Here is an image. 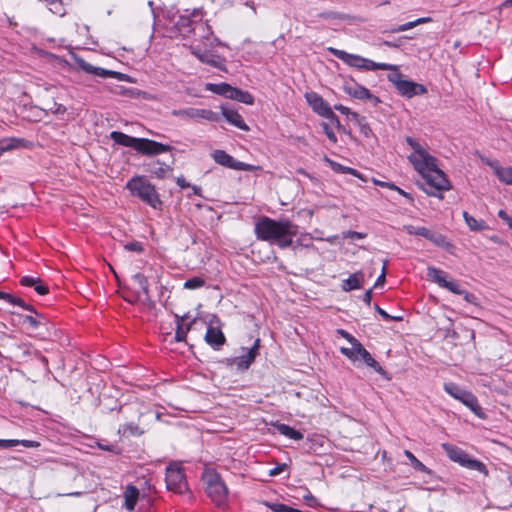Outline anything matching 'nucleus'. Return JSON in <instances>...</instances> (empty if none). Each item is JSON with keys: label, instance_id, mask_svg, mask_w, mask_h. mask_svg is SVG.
I'll return each mask as SVG.
<instances>
[{"label": "nucleus", "instance_id": "obj_49", "mask_svg": "<svg viewBox=\"0 0 512 512\" xmlns=\"http://www.w3.org/2000/svg\"><path fill=\"white\" fill-rule=\"evenodd\" d=\"M322 128H323L324 133L328 137V139L332 143H336L337 137H336L335 133L332 131V129L329 127V125L327 123H322Z\"/></svg>", "mask_w": 512, "mask_h": 512}, {"label": "nucleus", "instance_id": "obj_10", "mask_svg": "<svg viewBox=\"0 0 512 512\" xmlns=\"http://www.w3.org/2000/svg\"><path fill=\"white\" fill-rule=\"evenodd\" d=\"M171 114L182 119H204L210 122H218L220 120L219 115L209 109H175Z\"/></svg>", "mask_w": 512, "mask_h": 512}, {"label": "nucleus", "instance_id": "obj_64", "mask_svg": "<svg viewBox=\"0 0 512 512\" xmlns=\"http://www.w3.org/2000/svg\"><path fill=\"white\" fill-rule=\"evenodd\" d=\"M176 183L182 189L190 187V184L185 180L183 176H180L176 179Z\"/></svg>", "mask_w": 512, "mask_h": 512}, {"label": "nucleus", "instance_id": "obj_34", "mask_svg": "<svg viewBox=\"0 0 512 512\" xmlns=\"http://www.w3.org/2000/svg\"><path fill=\"white\" fill-rule=\"evenodd\" d=\"M0 299H3L5 301L9 302L10 304L20 306L23 309L28 310L30 312L36 313V310L34 309V307L32 305L25 303V301L22 300L21 298L15 297L9 293L1 292Z\"/></svg>", "mask_w": 512, "mask_h": 512}, {"label": "nucleus", "instance_id": "obj_21", "mask_svg": "<svg viewBox=\"0 0 512 512\" xmlns=\"http://www.w3.org/2000/svg\"><path fill=\"white\" fill-rule=\"evenodd\" d=\"M110 138L118 145L124 146V147H130L136 150V147L138 145L139 138L127 135L123 132L119 131H112L110 133Z\"/></svg>", "mask_w": 512, "mask_h": 512}, {"label": "nucleus", "instance_id": "obj_60", "mask_svg": "<svg viewBox=\"0 0 512 512\" xmlns=\"http://www.w3.org/2000/svg\"><path fill=\"white\" fill-rule=\"evenodd\" d=\"M320 17L322 18H326V19H344L345 17L344 16H340L338 15L337 13H334V12H323L321 14H319Z\"/></svg>", "mask_w": 512, "mask_h": 512}, {"label": "nucleus", "instance_id": "obj_42", "mask_svg": "<svg viewBox=\"0 0 512 512\" xmlns=\"http://www.w3.org/2000/svg\"><path fill=\"white\" fill-rule=\"evenodd\" d=\"M6 442H12L11 444H9V448L17 446V445H22V446L27 447V448H37V447L40 446L39 442L33 441V440H16V439H11V440H6Z\"/></svg>", "mask_w": 512, "mask_h": 512}, {"label": "nucleus", "instance_id": "obj_24", "mask_svg": "<svg viewBox=\"0 0 512 512\" xmlns=\"http://www.w3.org/2000/svg\"><path fill=\"white\" fill-rule=\"evenodd\" d=\"M363 281L364 273L362 271H358L354 274H351L346 280L343 281L342 289L347 292L360 289L362 287Z\"/></svg>", "mask_w": 512, "mask_h": 512}, {"label": "nucleus", "instance_id": "obj_58", "mask_svg": "<svg viewBox=\"0 0 512 512\" xmlns=\"http://www.w3.org/2000/svg\"><path fill=\"white\" fill-rule=\"evenodd\" d=\"M498 216L499 218L504 220L509 225L510 228H512V217H510L504 210H499Z\"/></svg>", "mask_w": 512, "mask_h": 512}, {"label": "nucleus", "instance_id": "obj_41", "mask_svg": "<svg viewBox=\"0 0 512 512\" xmlns=\"http://www.w3.org/2000/svg\"><path fill=\"white\" fill-rule=\"evenodd\" d=\"M403 229L409 234V235H417L422 236L426 238V235L428 234L429 229L426 227H415L413 225H405Z\"/></svg>", "mask_w": 512, "mask_h": 512}, {"label": "nucleus", "instance_id": "obj_54", "mask_svg": "<svg viewBox=\"0 0 512 512\" xmlns=\"http://www.w3.org/2000/svg\"><path fill=\"white\" fill-rule=\"evenodd\" d=\"M364 364H366L368 367H371L374 371H376L380 374H384L382 367L373 357H372V361L367 360L366 362H364Z\"/></svg>", "mask_w": 512, "mask_h": 512}, {"label": "nucleus", "instance_id": "obj_47", "mask_svg": "<svg viewBox=\"0 0 512 512\" xmlns=\"http://www.w3.org/2000/svg\"><path fill=\"white\" fill-rule=\"evenodd\" d=\"M416 21L407 22L390 30L391 33L403 32L416 27Z\"/></svg>", "mask_w": 512, "mask_h": 512}, {"label": "nucleus", "instance_id": "obj_40", "mask_svg": "<svg viewBox=\"0 0 512 512\" xmlns=\"http://www.w3.org/2000/svg\"><path fill=\"white\" fill-rule=\"evenodd\" d=\"M404 454L409 459L410 464L415 470L430 473V470L421 461H419L412 452L405 450Z\"/></svg>", "mask_w": 512, "mask_h": 512}, {"label": "nucleus", "instance_id": "obj_5", "mask_svg": "<svg viewBox=\"0 0 512 512\" xmlns=\"http://www.w3.org/2000/svg\"><path fill=\"white\" fill-rule=\"evenodd\" d=\"M205 89L217 95H221L228 99L236 100L247 105L254 104V97L252 96V94H250L248 91L232 87L228 83H207L205 85Z\"/></svg>", "mask_w": 512, "mask_h": 512}, {"label": "nucleus", "instance_id": "obj_1", "mask_svg": "<svg viewBox=\"0 0 512 512\" xmlns=\"http://www.w3.org/2000/svg\"><path fill=\"white\" fill-rule=\"evenodd\" d=\"M406 142L414 150L408 159L424 180L420 187L426 194L442 198L441 192L450 190L451 184L445 173L438 168L437 159L412 137H407Z\"/></svg>", "mask_w": 512, "mask_h": 512}, {"label": "nucleus", "instance_id": "obj_8", "mask_svg": "<svg viewBox=\"0 0 512 512\" xmlns=\"http://www.w3.org/2000/svg\"><path fill=\"white\" fill-rule=\"evenodd\" d=\"M427 276L431 281L437 283L440 287L445 288L454 294L460 295L464 293V289L461 287L458 281L448 280L447 273L436 267H428Z\"/></svg>", "mask_w": 512, "mask_h": 512}, {"label": "nucleus", "instance_id": "obj_2", "mask_svg": "<svg viewBox=\"0 0 512 512\" xmlns=\"http://www.w3.org/2000/svg\"><path fill=\"white\" fill-rule=\"evenodd\" d=\"M297 229V225L288 219L274 220L262 216L255 223L256 237L259 240L276 243L280 248L291 246Z\"/></svg>", "mask_w": 512, "mask_h": 512}, {"label": "nucleus", "instance_id": "obj_62", "mask_svg": "<svg viewBox=\"0 0 512 512\" xmlns=\"http://www.w3.org/2000/svg\"><path fill=\"white\" fill-rule=\"evenodd\" d=\"M326 119L330 120L332 124H334L337 128H342V125L340 124L339 118L335 115V113L332 111V115L326 116Z\"/></svg>", "mask_w": 512, "mask_h": 512}, {"label": "nucleus", "instance_id": "obj_52", "mask_svg": "<svg viewBox=\"0 0 512 512\" xmlns=\"http://www.w3.org/2000/svg\"><path fill=\"white\" fill-rule=\"evenodd\" d=\"M344 238H351V239H363L366 237L365 233L357 232V231H346L343 233Z\"/></svg>", "mask_w": 512, "mask_h": 512}, {"label": "nucleus", "instance_id": "obj_3", "mask_svg": "<svg viewBox=\"0 0 512 512\" xmlns=\"http://www.w3.org/2000/svg\"><path fill=\"white\" fill-rule=\"evenodd\" d=\"M126 189L154 209L162 206L156 187L143 176H134L126 183Z\"/></svg>", "mask_w": 512, "mask_h": 512}, {"label": "nucleus", "instance_id": "obj_27", "mask_svg": "<svg viewBox=\"0 0 512 512\" xmlns=\"http://www.w3.org/2000/svg\"><path fill=\"white\" fill-rule=\"evenodd\" d=\"M148 172L159 179H163L166 175L172 171V168L169 165H166L159 160L154 161L148 165Z\"/></svg>", "mask_w": 512, "mask_h": 512}, {"label": "nucleus", "instance_id": "obj_35", "mask_svg": "<svg viewBox=\"0 0 512 512\" xmlns=\"http://www.w3.org/2000/svg\"><path fill=\"white\" fill-rule=\"evenodd\" d=\"M135 284H137L138 288L143 292L145 298L143 301H150L149 295V284L146 276L142 273H136L132 277Z\"/></svg>", "mask_w": 512, "mask_h": 512}, {"label": "nucleus", "instance_id": "obj_45", "mask_svg": "<svg viewBox=\"0 0 512 512\" xmlns=\"http://www.w3.org/2000/svg\"><path fill=\"white\" fill-rule=\"evenodd\" d=\"M444 389L449 395L457 400H459L466 391L462 386H444Z\"/></svg>", "mask_w": 512, "mask_h": 512}, {"label": "nucleus", "instance_id": "obj_23", "mask_svg": "<svg viewBox=\"0 0 512 512\" xmlns=\"http://www.w3.org/2000/svg\"><path fill=\"white\" fill-rule=\"evenodd\" d=\"M459 401L467 406L475 415L484 418V413L478 404L477 398L472 393L465 391L462 397L459 398Z\"/></svg>", "mask_w": 512, "mask_h": 512}, {"label": "nucleus", "instance_id": "obj_29", "mask_svg": "<svg viewBox=\"0 0 512 512\" xmlns=\"http://www.w3.org/2000/svg\"><path fill=\"white\" fill-rule=\"evenodd\" d=\"M443 448H444L445 452L447 453L448 457L452 461L458 462L461 465L463 464V462L465 461V459L468 456L463 450H461L460 448L453 446V445L443 444Z\"/></svg>", "mask_w": 512, "mask_h": 512}, {"label": "nucleus", "instance_id": "obj_44", "mask_svg": "<svg viewBox=\"0 0 512 512\" xmlns=\"http://www.w3.org/2000/svg\"><path fill=\"white\" fill-rule=\"evenodd\" d=\"M335 110L339 111L341 114L347 115L353 121H359V114L356 112H352L348 107L337 104L334 106Z\"/></svg>", "mask_w": 512, "mask_h": 512}, {"label": "nucleus", "instance_id": "obj_53", "mask_svg": "<svg viewBox=\"0 0 512 512\" xmlns=\"http://www.w3.org/2000/svg\"><path fill=\"white\" fill-rule=\"evenodd\" d=\"M125 249L128 251L141 252L143 250L142 244L138 241L127 243Z\"/></svg>", "mask_w": 512, "mask_h": 512}, {"label": "nucleus", "instance_id": "obj_63", "mask_svg": "<svg viewBox=\"0 0 512 512\" xmlns=\"http://www.w3.org/2000/svg\"><path fill=\"white\" fill-rule=\"evenodd\" d=\"M337 334L340 335L341 337L345 338L348 342H350L352 344L353 336L350 333H348L346 330L338 329Z\"/></svg>", "mask_w": 512, "mask_h": 512}, {"label": "nucleus", "instance_id": "obj_22", "mask_svg": "<svg viewBox=\"0 0 512 512\" xmlns=\"http://www.w3.org/2000/svg\"><path fill=\"white\" fill-rule=\"evenodd\" d=\"M367 360L372 361L371 354L364 348V346L355 338L352 337V361L366 362Z\"/></svg>", "mask_w": 512, "mask_h": 512}, {"label": "nucleus", "instance_id": "obj_32", "mask_svg": "<svg viewBox=\"0 0 512 512\" xmlns=\"http://www.w3.org/2000/svg\"><path fill=\"white\" fill-rule=\"evenodd\" d=\"M203 12L201 9H194L191 13L181 15L179 17L178 25L181 27H190L197 19L201 20Z\"/></svg>", "mask_w": 512, "mask_h": 512}, {"label": "nucleus", "instance_id": "obj_55", "mask_svg": "<svg viewBox=\"0 0 512 512\" xmlns=\"http://www.w3.org/2000/svg\"><path fill=\"white\" fill-rule=\"evenodd\" d=\"M326 161L329 163L330 167L335 171V172H340V173H345V169L347 168L346 166H343L337 162H334L328 158H326Z\"/></svg>", "mask_w": 512, "mask_h": 512}, {"label": "nucleus", "instance_id": "obj_37", "mask_svg": "<svg viewBox=\"0 0 512 512\" xmlns=\"http://www.w3.org/2000/svg\"><path fill=\"white\" fill-rule=\"evenodd\" d=\"M199 61L210 66L223 69L221 58L209 51H205V54L201 55V57L199 56Z\"/></svg>", "mask_w": 512, "mask_h": 512}, {"label": "nucleus", "instance_id": "obj_50", "mask_svg": "<svg viewBox=\"0 0 512 512\" xmlns=\"http://www.w3.org/2000/svg\"><path fill=\"white\" fill-rule=\"evenodd\" d=\"M33 288L39 295H46L49 291L48 286L44 284L41 279L38 280L37 284L34 285Z\"/></svg>", "mask_w": 512, "mask_h": 512}, {"label": "nucleus", "instance_id": "obj_39", "mask_svg": "<svg viewBox=\"0 0 512 512\" xmlns=\"http://www.w3.org/2000/svg\"><path fill=\"white\" fill-rule=\"evenodd\" d=\"M38 317H34V316H31V315H27L25 316L24 318V322L25 323H28L29 326L36 330L38 329L39 327L43 326V325H46L47 324V321L45 319V317L43 315H39L37 312L35 313Z\"/></svg>", "mask_w": 512, "mask_h": 512}, {"label": "nucleus", "instance_id": "obj_7", "mask_svg": "<svg viewBox=\"0 0 512 512\" xmlns=\"http://www.w3.org/2000/svg\"><path fill=\"white\" fill-rule=\"evenodd\" d=\"M388 80L394 84L402 96L407 98H412L415 95H422L427 92V89L422 84L403 79V76L398 69L388 75Z\"/></svg>", "mask_w": 512, "mask_h": 512}, {"label": "nucleus", "instance_id": "obj_30", "mask_svg": "<svg viewBox=\"0 0 512 512\" xmlns=\"http://www.w3.org/2000/svg\"><path fill=\"white\" fill-rule=\"evenodd\" d=\"M274 426H275L276 430L283 436H286L290 439L297 440V441L303 439V434L300 431L295 430L294 428L290 427L289 425L277 423Z\"/></svg>", "mask_w": 512, "mask_h": 512}, {"label": "nucleus", "instance_id": "obj_33", "mask_svg": "<svg viewBox=\"0 0 512 512\" xmlns=\"http://www.w3.org/2000/svg\"><path fill=\"white\" fill-rule=\"evenodd\" d=\"M362 69L368 70V71H375V70H390V71H397V66L393 64L388 63H377L370 59L364 58V63Z\"/></svg>", "mask_w": 512, "mask_h": 512}, {"label": "nucleus", "instance_id": "obj_51", "mask_svg": "<svg viewBox=\"0 0 512 512\" xmlns=\"http://www.w3.org/2000/svg\"><path fill=\"white\" fill-rule=\"evenodd\" d=\"M273 512H289L290 506L281 503H273L268 505Z\"/></svg>", "mask_w": 512, "mask_h": 512}, {"label": "nucleus", "instance_id": "obj_17", "mask_svg": "<svg viewBox=\"0 0 512 512\" xmlns=\"http://www.w3.org/2000/svg\"><path fill=\"white\" fill-rule=\"evenodd\" d=\"M204 339L207 344H209L216 350H218L222 345H224L226 341V338L222 330L214 326H208Z\"/></svg>", "mask_w": 512, "mask_h": 512}, {"label": "nucleus", "instance_id": "obj_57", "mask_svg": "<svg viewBox=\"0 0 512 512\" xmlns=\"http://www.w3.org/2000/svg\"><path fill=\"white\" fill-rule=\"evenodd\" d=\"M382 186H387L389 187L390 189H394V190H397L399 192V194L403 195L404 197L408 198L410 201L413 200L412 196L405 192L404 190L398 188L397 186H395L394 184H388V183H381Z\"/></svg>", "mask_w": 512, "mask_h": 512}, {"label": "nucleus", "instance_id": "obj_18", "mask_svg": "<svg viewBox=\"0 0 512 512\" xmlns=\"http://www.w3.org/2000/svg\"><path fill=\"white\" fill-rule=\"evenodd\" d=\"M30 147V142L24 138L8 137L0 139V156L8 151Z\"/></svg>", "mask_w": 512, "mask_h": 512}, {"label": "nucleus", "instance_id": "obj_48", "mask_svg": "<svg viewBox=\"0 0 512 512\" xmlns=\"http://www.w3.org/2000/svg\"><path fill=\"white\" fill-rule=\"evenodd\" d=\"M39 279L38 277L24 276L21 278L20 283L23 286L34 287Z\"/></svg>", "mask_w": 512, "mask_h": 512}, {"label": "nucleus", "instance_id": "obj_31", "mask_svg": "<svg viewBox=\"0 0 512 512\" xmlns=\"http://www.w3.org/2000/svg\"><path fill=\"white\" fill-rule=\"evenodd\" d=\"M426 239L431 241L436 246L444 248L446 250H450L452 248V244L447 240V238L444 235L440 233L429 230L428 234L426 235Z\"/></svg>", "mask_w": 512, "mask_h": 512}, {"label": "nucleus", "instance_id": "obj_36", "mask_svg": "<svg viewBox=\"0 0 512 512\" xmlns=\"http://www.w3.org/2000/svg\"><path fill=\"white\" fill-rule=\"evenodd\" d=\"M463 218H464L467 226L472 231H482V230H485L487 228V225H486V223L483 220H477L476 218L471 216L466 211L463 212Z\"/></svg>", "mask_w": 512, "mask_h": 512}, {"label": "nucleus", "instance_id": "obj_19", "mask_svg": "<svg viewBox=\"0 0 512 512\" xmlns=\"http://www.w3.org/2000/svg\"><path fill=\"white\" fill-rule=\"evenodd\" d=\"M222 115L231 125L243 131L249 130L248 125L245 123L242 116L236 110L222 107Z\"/></svg>", "mask_w": 512, "mask_h": 512}, {"label": "nucleus", "instance_id": "obj_46", "mask_svg": "<svg viewBox=\"0 0 512 512\" xmlns=\"http://www.w3.org/2000/svg\"><path fill=\"white\" fill-rule=\"evenodd\" d=\"M364 118L359 116V121H356L360 126V131L365 137H369L372 134V130L366 122H363Z\"/></svg>", "mask_w": 512, "mask_h": 512}, {"label": "nucleus", "instance_id": "obj_16", "mask_svg": "<svg viewBox=\"0 0 512 512\" xmlns=\"http://www.w3.org/2000/svg\"><path fill=\"white\" fill-rule=\"evenodd\" d=\"M328 50L336 58L340 59L345 64H347V65H349L351 67L362 69L363 63H364V57L359 56V55H355V54H350V53H348L346 51L339 50V49H336V48H328Z\"/></svg>", "mask_w": 512, "mask_h": 512}, {"label": "nucleus", "instance_id": "obj_11", "mask_svg": "<svg viewBox=\"0 0 512 512\" xmlns=\"http://www.w3.org/2000/svg\"><path fill=\"white\" fill-rule=\"evenodd\" d=\"M75 61L81 70L89 74H93L102 78H115L120 81L128 80L129 78L126 74L121 72L107 70L101 67H95L80 57L75 58Z\"/></svg>", "mask_w": 512, "mask_h": 512}, {"label": "nucleus", "instance_id": "obj_9", "mask_svg": "<svg viewBox=\"0 0 512 512\" xmlns=\"http://www.w3.org/2000/svg\"><path fill=\"white\" fill-rule=\"evenodd\" d=\"M212 158L217 164L238 171L251 172L258 169L257 166L235 160L231 155L220 149L212 153Z\"/></svg>", "mask_w": 512, "mask_h": 512}, {"label": "nucleus", "instance_id": "obj_14", "mask_svg": "<svg viewBox=\"0 0 512 512\" xmlns=\"http://www.w3.org/2000/svg\"><path fill=\"white\" fill-rule=\"evenodd\" d=\"M305 99L312 110L322 117L331 116L332 109L329 104L316 92H308Z\"/></svg>", "mask_w": 512, "mask_h": 512}, {"label": "nucleus", "instance_id": "obj_59", "mask_svg": "<svg viewBox=\"0 0 512 512\" xmlns=\"http://www.w3.org/2000/svg\"><path fill=\"white\" fill-rule=\"evenodd\" d=\"M286 467H287V465L284 464V463L283 464H278L275 468L270 470L269 475L270 476H276V475L280 474L281 472H283Z\"/></svg>", "mask_w": 512, "mask_h": 512}, {"label": "nucleus", "instance_id": "obj_38", "mask_svg": "<svg viewBox=\"0 0 512 512\" xmlns=\"http://www.w3.org/2000/svg\"><path fill=\"white\" fill-rule=\"evenodd\" d=\"M462 466L469 468L471 470H476L478 472H481L483 474H487V469L484 463L481 461H478L476 459L470 458L467 456L465 461L463 462Z\"/></svg>", "mask_w": 512, "mask_h": 512}, {"label": "nucleus", "instance_id": "obj_25", "mask_svg": "<svg viewBox=\"0 0 512 512\" xmlns=\"http://www.w3.org/2000/svg\"><path fill=\"white\" fill-rule=\"evenodd\" d=\"M489 165L501 182L512 185V167H502L497 163H490Z\"/></svg>", "mask_w": 512, "mask_h": 512}, {"label": "nucleus", "instance_id": "obj_43", "mask_svg": "<svg viewBox=\"0 0 512 512\" xmlns=\"http://www.w3.org/2000/svg\"><path fill=\"white\" fill-rule=\"evenodd\" d=\"M205 284V281L201 277H193L185 281L184 288L185 289H198L203 287Z\"/></svg>", "mask_w": 512, "mask_h": 512}, {"label": "nucleus", "instance_id": "obj_13", "mask_svg": "<svg viewBox=\"0 0 512 512\" xmlns=\"http://www.w3.org/2000/svg\"><path fill=\"white\" fill-rule=\"evenodd\" d=\"M118 393L115 386H102L99 402L104 411H113L118 407Z\"/></svg>", "mask_w": 512, "mask_h": 512}, {"label": "nucleus", "instance_id": "obj_4", "mask_svg": "<svg viewBox=\"0 0 512 512\" xmlns=\"http://www.w3.org/2000/svg\"><path fill=\"white\" fill-rule=\"evenodd\" d=\"M208 497L217 505L224 506L227 502L228 489L214 470H206L203 474Z\"/></svg>", "mask_w": 512, "mask_h": 512}, {"label": "nucleus", "instance_id": "obj_6", "mask_svg": "<svg viewBox=\"0 0 512 512\" xmlns=\"http://www.w3.org/2000/svg\"><path fill=\"white\" fill-rule=\"evenodd\" d=\"M166 487L168 490L183 494L188 490V484L181 463H170L166 468Z\"/></svg>", "mask_w": 512, "mask_h": 512}, {"label": "nucleus", "instance_id": "obj_56", "mask_svg": "<svg viewBox=\"0 0 512 512\" xmlns=\"http://www.w3.org/2000/svg\"><path fill=\"white\" fill-rule=\"evenodd\" d=\"M386 265H387V261H384L383 267H382V272L375 282V285H374L375 287H378V286L384 284L385 279H386Z\"/></svg>", "mask_w": 512, "mask_h": 512}, {"label": "nucleus", "instance_id": "obj_26", "mask_svg": "<svg viewBox=\"0 0 512 512\" xmlns=\"http://www.w3.org/2000/svg\"><path fill=\"white\" fill-rule=\"evenodd\" d=\"M176 318V331H175V340L177 342L185 341L187 333L190 331L192 324L195 322V320L188 323L186 326L183 325V321L186 318V316H179L175 315Z\"/></svg>", "mask_w": 512, "mask_h": 512}, {"label": "nucleus", "instance_id": "obj_61", "mask_svg": "<svg viewBox=\"0 0 512 512\" xmlns=\"http://www.w3.org/2000/svg\"><path fill=\"white\" fill-rule=\"evenodd\" d=\"M376 311L385 319V320H400V317H391L385 310L376 305Z\"/></svg>", "mask_w": 512, "mask_h": 512}, {"label": "nucleus", "instance_id": "obj_20", "mask_svg": "<svg viewBox=\"0 0 512 512\" xmlns=\"http://www.w3.org/2000/svg\"><path fill=\"white\" fill-rule=\"evenodd\" d=\"M344 91L356 99L364 100L372 98L370 91L357 83H345Z\"/></svg>", "mask_w": 512, "mask_h": 512}, {"label": "nucleus", "instance_id": "obj_15", "mask_svg": "<svg viewBox=\"0 0 512 512\" xmlns=\"http://www.w3.org/2000/svg\"><path fill=\"white\" fill-rule=\"evenodd\" d=\"M260 347V339L257 338L253 344V346L247 350L245 353L233 360L234 364L238 369L244 370L247 369L251 363L255 360L258 350Z\"/></svg>", "mask_w": 512, "mask_h": 512}, {"label": "nucleus", "instance_id": "obj_28", "mask_svg": "<svg viewBox=\"0 0 512 512\" xmlns=\"http://www.w3.org/2000/svg\"><path fill=\"white\" fill-rule=\"evenodd\" d=\"M138 497V489L135 486H128L124 491V507L129 511L134 510Z\"/></svg>", "mask_w": 512, "mask_h": 512}, {"label": "nucleus", "instance_id": "obj_12", "mask_svg": "<svg viewBox=\"0 0 512 512\" xmlns=\"http://www.w3.org/2000/svg\"><path fill=\"white\" fill-rule=\"evenodd\" d=\"M172 150L170 145H166L148 138H139L136 151L142 155L155 156Z\"/></svg>", "mask_w": 512, "mask_h": 512}]
</instances>
